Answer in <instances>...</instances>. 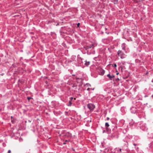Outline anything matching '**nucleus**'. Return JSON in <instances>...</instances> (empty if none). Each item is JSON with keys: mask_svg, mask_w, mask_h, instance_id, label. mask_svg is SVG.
Instances as JSON below:
<instances>
[{"mask_svg": "<svg viewBox=\"0 0 153 153\" xmlns=\"http://www.w3.org/2000/svg\"><path fill=\"white\" fill-rule=\"evenodd\" d=\"M28 100H30V99H31V98H28Z\"/></svg>", "mask_w": 153, "mask_h": 153, "instance_id": "ddd939ff", "label": "nucleus"}, {"mask_svg": "<svg viewBox=\"0 0 153 153\" xmlns=\"http://www.w3.org/2000/svg\"><path fill=\"white\" fill-rule=\"evenodd\" d=\"M72 104L71 101H70L69 102V104L68 105L69 106H71Z\"/></svg>", "mask_w": 153, "mask_h": 153, "instance_id": "6e6552de", "label": "nucleus"}, {"mask_svg": "<svg viewBox=\"0 0 153 153\" xmlns=\"http://www.w3.org/2000/svg\"><path fill=\"white\" fill-rule=\"evenodd\" d=\"M63 144H66V143H63Z\"/></svg>", "mask_w": 153, "mask_h": 153, "instance_id": "a211bd4d", "label": "nucleus"}, {"mask_svg": "<svg viewBox=\"0 0 153 153\" xmlns=\"http://www.w3.org/2000/svg\"><path fill=\"white\" fill-rule=\"evenodd\" d=\"M152 82H153V81H152Z\"/></svg>", "mask_w": 153, "mask_h": 153, "instance_id": "5701e85b", "label": "nucleus"}, {"mask_svg": "<svg viewBox=\"0 0 153 153\" xmlns=\"http://www.w3.org/2000/svg\"><path fill=\"white\" fill-rule=\"evenodd\" d=\"M71 100L72 99H73V97H71Z\"/></svg>", "mask_w": 153, "mask_h": 153, "instance_id": "2eb2a0df", "label": "nucleus"}, {"mask_svg": "<svg viewBox=\"0 0 153 153\" xmlns=\"http://www.w3.org/2000/svg\"><path fill=\"white\" fill-rule=\"evenodd\" d=\"M109 119V117H108L107 118V120H108Z\"/></svg>", "mask_w": 153, "mask_h": 153, "instance_id": "4468645a", "label": "nucleus"}, {"mask_svg": "<svg viewBox=\"0 0 153 153\" xmlns=\"http://www.w3.org/2000/svg\"><path fill=\"white\" fill-rule=\"evenodd\" d=\"M117 75H118L119 74V73L118 72L117 73Z\"/></svg>", "mask_w": 153, "mask_h": 153, "instance_id": "dca6fc26", "label": "nucleus"}, {"mask_svg": "<svg viewBox=\"0 0 153 153\" xmlns=\"http://www.w3.org/2000/svg\"><path fill=\"white\" fill-rule=\"evenodd\" d=\"M90 62H86L85 63V65H86L87 66L88 65L90 64Z\"/></svg>", "mask_w": 153, "mask_h": 153, "instance_id": "0eeeda50", "label": "nucleus"}, {"mask_svg": "<svg viewBox=\"0 0 153 153\" xmlns=\"http://www.w3.org/2000/svg\"><path fill=\"white\" fill-rule=\"evenodd\" d=\"M147 97V96L146 95V96H145V97Z\"/></svg>", "mask_w": 153, "mask_h": 153, "instance_id": "aec40b11", "label": "nucleus"}, {"mask_svg": "<svg viewBox=\"0 0 153 153\" xmlns=\"http://www.w3.org/2000/svg\"><path fill=\"white\" fill-rule=\"evenodd\" d=\"M94 44H92L91 45H90L87 46H86V49H89V48H94Z\"/></svg>", "mask_w": 153, "mask_h": 153, "instance_id": "7ed1b4c3", "label": "nucleus"}, {"mask_svg": "<svg viewBox=\"0 0 153 153\" xmlns=\"http://www.w3.org/2000/svg\"><path fill=\"white\" fill-rule=\"evenodd\" d=\"M117 54L118 56H120L121 59H123L124 58V54L120 50H119L117 53Z\"/></svg>", "mask_w": 153, "mask_h": 153, "instance_id": "f03ea898", "label": "nucleus"}, {"mask_svg": "<svg viewBox=\"0 0 153 153\" xmlns=\"http://www.w3.org/2000/svg\"><path fill=\"white\" fill-rule=\"evenodd\" d=\"M122 149H119V153H121Z\"/></svg>", "mask_w": 153, "mask_h": 153, "instance_id": "1a4fd4ad", "label": "nucleus"}, {"mask_svg": "<svg viewBox=\"0 0 153 153\" xmlns=\"http://www.w3.org/2000/svg\"><path fill=\"white\" fill-rule=\"evenodd\" d=\"M105 126L106 127V131L108 132V133H109V132L108 131V129L107 127L109 126V125L108 123H105Z\"/></svg>", "mask_w": 153, "mask_h": 153, "instance_id": "39448f33", "label": "nucleus"}, {"mask_svg": "<svg viewBox=\"0 0 153 153\" xmlns=\"http://www.w3.org/2000/svg\"><path fill=\"white\" fill-rule=\"evenodd\" d=\"M87 107L91 111H93L95 108V106L94 104L91 103L88 104L87 105Z\"/></svg>", "mask_w": 153, "mask_h": 153, "instance_id": "f257e3e1", "label": "nucleus"}, {"mask_svg": "<svg viewBox=\"0 0 153 153\" xmlns=\"http://www.w3.org/2000/svg\"><path fill=\"white\" fill-rule=\"evenodd\" d=\"M114 67H117V65L116 64H114Z\"/></svg>", "mask_w": 153, "mask_h": 153, "instance_id": "f8f14e48", "label": "nucleus"}, {"mask_svg": "<svg viewBox=\"0 0 153 153\" xmlns=\"http://www.w3.org/2000/svg\"><path fill=\"white\" fill-rule=\"evenodd\" d=\"M11 152V151L10 150H9L8 151V153H10Z\"/></svg>", "mask_w": 153, "mask_h": 153, "instance_id": "9b49d317", "label": "nucleus"}, {"mask_svg": "<svg viewBox=\"0 0 153 153\" xmlns=\"http://www.w3.org/2000/svg\"><path fill=\"white\" fill-rule=\"evenodd\" d=\"M101 75H103L105 73V71L104 70H103L102 69H101L100 71V72L99 73Z\"/></svg>", "mask_w": 153, "mask_h": 153, "instance_id": "423d86ee", "label": "nucleus"}, {"mask_svg": "<svg viewBox=\"0 0 153 153\" xmlns=\"http://www.w3.org/2000/svg\"><path fill=\"white\" fill-rule=\"evenodd\" d=\"M80 25V23H78L77 24V26L78 27H79V25Z\"/></svg>", "mask_w": 153, "mask_h": 153, "instance_id": "9d476101", "label": "nucleus"}, {"mask_svg": "<svg viewBox=\"0 0 153 153\" xmlns=\"http://www.w3.org/2000/svg\"><path fill=\"white\" fill-rule=\"evenodd\" d=\"M134 146H135V145H136V144H134Z\"/></svg>", "mask_w": 153, "mask_h": 153, "instance_id": "412c9836", "label": "nucleus"}, {"mask_svg": "<svg viewBox=\"0 0 153 153\" xmlns=\"http://www.w3.org/2000/svg\"><path fill=\"white\" fill-rule=\"evenodd\" d=\"M107 76L109 78L111 79L112 80V79L114 78V75H111L110 74H108L107 75Z\"/></svg>", "mask_w": 153, "mask_h": 153, "instance_id": "20e7f679", "label": "nucleus"}, {"mask_svg": "<svg viewBox=\"0 0 153 153\" xmlns=\"http://www.w3.org/2000/svg\"><path fill=\"white\" fill-rule=\"evenodd\" d=\"M89 89H90V88H88L87 89V90H89Z\"/></svg>", "mask_w": 153, "mask_h": 153, "instance_id": "f3484780", "label": "nucleus"}, {"mask_svg": "<svg viewBox=\"0 0 153 153\" xmlns=\"http://www.w3.org/2000/svg\"><path fill=\"white\" fill-rule=\"evenodd\" d=\"M65 141L66 142L68 141V140H65Z\"/></svg>", "mask_w": 153, "mask_h": 153, "instance_id": "6ab92c4d", "label": "nucleus"}, {"mask_svg": "<svg viewBox=\"0 0 153 153\" xmlns=\"http://www.w3.org/2000/svg\"><path fill=\"white\" fill-rule=\"evenodd\" d=\"M74 100H76V98H74Z\"/></svg>", "mask_w": 153, "mask_h": 153, "instance_id": "4be33fe9", "label": "nucleus"}]
</instances>
